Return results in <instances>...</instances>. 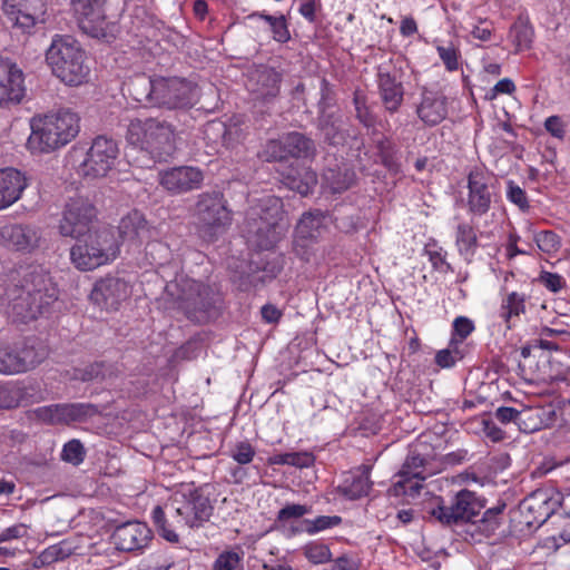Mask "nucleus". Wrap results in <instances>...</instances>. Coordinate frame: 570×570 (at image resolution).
<instances>
[{
  "label": "nucleus",
  "mask_w": 570,
  "mask_h": 570,
  "mask_svg": "<svg viewBox=\"0 0 570 570\" xmlns=\"http://www.w3.org/2000/svg\"><path fill=\"white\" fill-rule=\"evenodd\" d=\"M58 294L57 284L42 265H20L6 274L8 313L16 322L36 320L58 299Z\"/></svg>",
  "instance_id": "1"
},
{
  "label": "nucleus",
  "mask_w": 570,
  "mask_h": 570,
  "mask_svg": "<svg viewBox=\"0 0 570 570\" xmlns=\"http://www.w3.org/2000/svg\"><path fill=\"white\" fill-rule=\"evenodd\" d=\"M487 500L468 489L459 491L449 505L431 508L430 517L444 527H464L462 537L468 542H481L492 537L502 524L505 504L485 509Z\"/></svg>",
  "instance_id": "2"
},
{
  "label": "nucleus",
  "mask_w": 570,
  "mask_h": 570,
  "mask_svg": "<svg viewBox=\"0 0 570 570\" xmlns=\"http://www.w3.org/2000/svg\"><path fill=\"white\" fill-rule=\"evenodd\" d=\"M288 227L289 223L278 197H263L246 212L244 233L247 243L257 249L274 248Z\"/></svg>",
  "instance_id": "3"
},
{
  "label": "nucleus",
  "mask_w": 570,
  "mask_h": 570,
  "mask_svg": "<svg viewBox=\"0 0 570 570\" xmlns=\"http://www.w3.org/2000/svg\"><path fill=\"white\" fill-rule=\"evenodd\" d=\"M126 140L156 161H166L176 150L174 126L157 118L129 119Z\"/></svg>",
  "instance_id": "4"
},
{
  "label": "nucleus",
  "mask_w": 570,
  "mask_h": 570,
  "mask_svg": "<svg viewBox=\"0 0 570 570\" xmlns=\"http://www.w3.org/2000/svg\"><path fill=\"white\" fill-rule=\"evenodd\" d=\"M31 135L27 147L32 153H50L73 139L79 132V117L72 110L65 108L46 115L31 124Z\"/></svg>",
  "instance_id": "5"
},
{
  "label": "nucleus",
  "mask_w": 570,
  "mask_h": 570,
  "mask_svg": "<svg viewBox=\"0 0 570 570\" xmlns=\"http://www.w3.org/2000/svg\"><path fill=\"white\" fill-rule=\"evenodd\" d=\"M46 61L52 73L69 86L81 85L89 75L85 51L69 36H55L46 51Z\"/></svg>",
  "instance_id": "6"
},
{
  "label": "nucleus",
  "mask_w": 570,
  "mask_h": 570,
  "mask_svg": "<svg viewBox=\"0 0 570 570\" xmlns=\"http://www.w3.org/2000/svg\"><path fill=\"white\" fill-rule=\"evenodd\" d=\"M70 248V259L80 271H92L108 264L119 255V244L111 230L92 229Z\"/></svg>",
  "instance_id": "7"
},
{
  "label": "nucleus",
  "mask_w": 570,
  "mask_h": 570,
  "mask_svg": "<svg viewBox=\"0 0 570 570\" xmlns=\"http://www.w3.org/2000/svg\"><path fill=\"white\" fill-rule=\"evenodd\" d=\"M198 232L208 242L215 240L232 225L233 214L219 191L203 193L195 206Z\"/></svg>",
  "instance_id": "8"
},
{
  "label": "nucleus",
  "mask_w": 570,
  "mask_h": 570,
  "mask_svg": "<svg viewBox=\"0 0 570 570\" xmlns=\"http://www.w3.org/2000/svg\"><path fill=\"white\" fill-rule=\"evenodd\" d=\"M220 295L209 285L188 282L183 288L179 306L187 318L205 323L219 315Z\"/></svg>",
  "instance_id": "9"
},
{
  "label": "nucleus",
  "mask_w": 570,
  "mask_h": 570,
  "mask_svg": "<svg viewBox=\"0 0 570 570\" xmlns=\"http://www.w3.org/2000/svg\"><path fill=\"white\" fill-rule=\"evenodd\" d=\"M166 508L169 509L176 524L189 528L203 527L214 511L209 497L205 495L202 489L190 490L189 493L175 498Z\"/></svg>",
  "instance_id": "10"
},
{
  "label": "nucleus",
  "mask_w": 570,
  "mask_h": 570,
  "mask_svg": "<svg viewBox=\"0 0 570 570\" xmlns=\"http://www.w3.org/2000/svg\"><path fill=\"white\" fill-rule=\"evenodd\" d=\"M118 155L119 148L116 140L98 136L78 164L77 173L91 179L105 177L112 169Z\"/></svg>",
  "instance_id": "11"
},
{
  "label": "nucleus",
  "mask_w": 570,
  "mask_h": 570,
  "mask_svg": "<svg viewBox=\"0 0 570 570\" xmlns=\"http://www.w3.org/2000/svg\"><path fill=\"white\" fill-rule=\"evenodd\" d=\"M97 218L95 205L82 196L70 198L62 210L59 220V233L63 237L80 238L92 230Z\"/></svg>",
  "instance_id": "12"
},
{
  "label": "nucleus",
  "mask_w": 570,
  "mask_h": 570,
  "mask_svg": "<svg viewBox=\"0 0 570 570\" xmlns=\"http://www.w3.org/2000/svg\"><path fill=\"white\" fill-rule=\"evenodd\" d=\"M47 357L43 346L33 344H0V374L12 375L27 372Z\"/></svg>",
  "instance_id": "13"
},
{
  "label": "nucleus",
  "mask_w": 570,
  "mask_h": 570,
  "mask_svg": "<svg viewBox=\"0 0 570 570\" xmlns=\"http://www.w3.org/2000/svg\"><path fill=\"white\" fill-rule=\"evenodd\" d=\"M106 4L107 0H70L79 28L92 38L106 39L109 35Z\"/></svg>",
  "instance_id": "14"
},
{
  "label": "nucleus",
  "mask_w": 570,
  "mask_h": 570,
  "mask_svg": "<svg viewBox=\"0 0 570 570\" xmlns=\"http://www.w3.org/2000/svg\"><path fill=\"white\" fill-rule=\"evenodd\" d=\"M154 90V106L175 109L188 108L196 102L197 88L184 79L157 77Z\"/></svg>",
  "instance_id": "15"
},
{
  "label": "nucleus",
  "mask_w": 570,
  "mask_h": 570,
  "mask_svg": "<svg viewBox=\"0 0 570 570\" xmlns=\"http://www.w3.org/2000/svg\"><path fill=\"white\" fill-rule=\"evenodd\" d=\"M2 11L9 23L30 32L36 24L45 23L47 3L45 0H3Z\"/></svg>",
  "instance_id": "16"
},
{
  "label": "nucleus",
  "mask_w": 570,
  "mask_h": 570,
  "mask_svg": "<svg viewBox=\"0 0 570 570\" xmlns=\"http://www.w3.org/2000/svg\"><path fill=\"white\" fill-rule=\"evenodd\" d=\"M492 175L481 167H474L468 175V209L475 216L487 214L491 207L493 193L491 190Z\"/></svg>",
  "instance_id": "17"
},
{
  "label": "nucleus",
  "mask_w": 570,
  "mask_h": 570,
  "mask_svg": "<svg viewBox=\"0 0 570 570\" xmlns=\"http://www.w3.org/2000/svg\"><path fill=\"white\" fill-rule=\"evenodd\" d=\"M129 295L128 284L117 277H105L95 284L90 298L99 307L115 311Z\"/></svg>",
  "instance_id": "18"
},
{
  "label": "nucleus",
  "mask_w": 570,
  "mask_h": 570,
  "mask_svg": "<svg viewBox=\"0 0 570 570\" xmlns=\"http://www.w3.org/2000/svg\"><path fill=\"white\" fill-rule=\"evenodd\" d=\"M203 178L198 168L180 166L161 171L159 184L171 194H183L199 188Z\"/></svg>",
  "instance_id": "19"
},
{
  "label": "nucleus",
  "mask_w": 570,
  "mask_h": 570,
  "mask_svg": "<svg viewBox=\"0 0 570 570\" xmlns=\"http://www.w3.org/2000/svg\"><path fill=\"white\" fill-rule=\"evenodd\" d=\"M98 413V406L91 403L55 404L39 410L40 416L53 424L82 422Z\"/></svg>",
  "instance_id": "20"
},
{
  "label": "nucleus",
  "mask_w": 570,
  "mask_h": 570,
  "mask_svg": "<svg viewBox=\"0 0 570 570\" xmlns=\"http://www.w3.org/2000/svg\"><path fill=\"white\" fill-rule=\"evenodd\" d=\"M282 75L272 67L258 66L248 75L247 88L254 99L268 101L279 94Z\"/></svg>",
  "instance_id": "21"
},
{
  "label": "nucleus",
  "mask_w": 570,
  "mask_h": 570,
  "mask_svg": "<svg viewBox=\"0 0 570 570\" xmlns=\"http://www.w3.org/2000/svg\"><path fill=\"white\" fill-rule=\"evenodd\" d=\"M111 539L117 550L131 552L147 547L151 531L142 522L130 521L116 527Z\"/></svg>",
  "instance_id": "22"
},
{
  "label": "nucleus",
  "mask_w": 570,
  "mask_h": 570,
  "mask_svg": "<svg viewBox=\"0 0 570 570\" xmlns=\"http://www.w3.org/2000/svg\"><path fill=\"white\" fill-rule=\"evenodd\" d=\"M23 82V73L16 65H0V108L21 102L26 94Z\"/></svg>",
  "instance_id": "23"
},
{
  "label": "nucleus",
  "mask_w": 570,
  "mask_h": 570,
  "mask_svg": "<svg viewBox=\"0 0 570 570\" xmlns=\"http://www.w3.org/2000/svg\"><path fill=\"white\" fill-rule=\"evenodd\" d=\"M40 230L30 225L8 224L0 227V243L19 252H32L39 246Z\"/></svg>",
  "instance_id": "24"
},
{
  "label": "nucleus",
  "mask_w": 570,
  "mask_h": 570,
  "mask_svg": "<svg viewBox=\"0 0 570 570\" xmlns=\"http://www.w3.org/2000/svg\"><path fill=\"white\" fill-rule=\"evenodd\" d=\"M153 228L139 210H131L121 217L118 225L119 238L131 248H139L153 236Z\"/></svg>",
  "instance_id": "25"
},
{
  "label": "nucleus",
  "mask_w": 570,
  "mask_h": 570,
  "mask_svg": "<svg viewBox=\"0 0 570 570\" xmlns=\"http://www.w3.org/2000/svg\"><path fill=\"white\" fill-rule=\"evenodd\" d=\"M28 185L29 178L19 169H0V210L19 200Z\"/></svg>",
  "instance_id": "26"
},
{
  "label": "nucleus",
  "mask_w": 570,
  "mask_h": 570,
  "mask_svg": "<svg viewBox=\"0 0 570 570\" xmlns=\"http://www.w3.org/2000/svg\"><path fill=\"white\" fill-rule=\"evenodd\" d=\"M377 86L385 109L391 114L396 112L404 97L402 82L397 80L395 75L380 67L377 72Z\"/></svg>",
  "instance_id": "27"
},
{
  "label": "nucleus",
  "mask_w": 570,
  "mask_h": 570,
  "mask_svg": "<svg viewBox=\"0 0 570 570\" xmlns=\"http://www.w3.org/2000/svg\"><path fill=\"white\" fill-rule=\"evenodd\" d=\"M317 129L324 142L337 147L343 146L348 137L342 115L323 112L317 117Z\"/></svg>",
  "instance_id": "28"
},
{
  "label": "nucleus",
  "mask_w": 570,
  "mask_h": 570,
  "mask_svg": "<svg viewBox=\"0 0 570 570\" xmlns=\"http://www.w3.org/2000/svg\"><path fill=\"white\" fill-rule=\"evenodd\" d=\"M416 114L428 126L440 124L448 115L445 97L438 92L424 90Z\"/></svg>",
  "instance_id": "29"
},
{
  "label": "nucleus",
  "mask_w": 570,
  "mask_h": 570,
  "mask_svg": "<svg viewBox=\"0 0 570 570\" xmlns=\"http://www.w3.org/2000/svg\"><path fill=\"white\" fill-rule=\"evenodd\" d=\"M370 471L368 465H361L355 472L348 473L336 488L337 493L348 500L367 495L373 484L370 480Z\"/></svg>",
  "instance_id": "30"
},
{
  "label": "nucleus",
  "mask_w": 570,
  "mask_h": 570,
  "mask_svg": "<svg viewBox=\"0 0 570 570\" xmlns=\"http://www.w3.org/2000/svg\"><path fill=\"white\" fill-rule=\"evenodd\" d=\"M155 83L156 78L140 73L131 77L125 83V90L135 101L154 107Z\"/></svg>",
  "instance_id": "31"
},
{
  "label": "nucleus",
  "mask_w": 570,
  "mask_h": 570,
  "mask_svg": "<svg viewBox=\"0 0 570 570\" xmlns=\"http://www.w3.org/2000/svg\"><path fill=\"white\" fill-rule=\"evenodd\" d=\"M120 371L115 363L105 361L94 362L81 368L75 370V379L83 382H107L118 377Z\"/></svg>",
  "instance_id": "32"
},
{
  "label": "nucleus",
  "mask_w": 570,
  "mask_h": 570,
  "mask_svg": "<svg viewBox=\"0 0 570 570\" xmlns=\"http://www.w3.org/2000/svg\"><path fill=\"white\" fill-rule=\"evenodd\" d=\"M494 415L497 420L503 424L514 422L519 429L525 433H532L541 429L540 421L534 422L533 424H528L527 420L531 419V409L518 411L514 407L501 406L497 409Z\"/></svg>",
  "instance_id": "33"
},
{
  "label": "nucleus",
  "mask_w": 570,
  "mask_h": 570,
  "mask_svg": "<svg viewBox=\"0 0 570 570\" xmlns=\"http://www.w3.org/2000/svg\"><path fill=\"white\" fill-rule=\"evenodd\" d=\"M285 146L288 158H311L316 154L313 139L302 132L292 131L285 135Z\"/></svg>",
  "instance_id": "34"
},
{
  "label": "nucleus",
  "mask_w": 570,
  "mask_h": 570,
  "mask_svg": "<svg viewBox=\"0 0 570 570\" xmlns=\"http://www.w3.org/2000/svg\"><path fill=\"white\" fill-rule=\"evenodd\" d=\"M455 245L460 255H462L465 261L471 262L479 247L476 232L473 226L468 223H461L458 225Z\"/></svg>",
  "instance_id": "35"
},
{
  "label": "nucleus",
  "mask_w": 570,
  "mask_h": 570,
  "mask_svg": "<svg viewBox=\"0 0 570 570\" xmlns=\"http://www.w3.org/2000/svg\"><path fill=\"white\" fill-rule=\"evenodd\" d=\"M355 180V173L346 166L328 168L324 171V183L334 194L347 190Z\"/></svg>",
  "instance_id": "36"
},
{
  "label": "nucleus",
  "mask_w": 570,
  "mask_h": 570,
  "mask_svg": "<svg viewBox=\"0 0 570 570\" xmlns=\"http://www.w3.org/2000/svg\"><path fill=\"white\" fill-rule=\"evenodd\" d=\"M287 186L297 191L302 196H307L314 189L317 184L316 173L309 168H304L302 173L297 175H288L286 177Z\"/></svg>",
  "instance_id": "37"
},
{
  "label": "nucleus",
  "mask_w": 570,
  "mask_h": 570,
  "mask_svg": "<svg viewBox=\"0 0 570 570\" xmlns=\"http://www.w3.org/2000/svg\"><path fill=\"white\" fill-rule=\"evenodd\" d=\"M376 149L381 163L392 173H399L401 165L397 158V149L395 145L387 138L383 137L376 141Z\"/></svg>",
  "instance_id": "38"
},
{
  "label": "nucleus",
  "mask_w": 570,
  "mask_h": 570,
  "mask_svg": "<svg viewBox=\"0 0 570 570\" xmlns=\"http://www.w3.org/2000/svg\"><path fill=\"white\" fill-rule=\"evenodd\" d=\"M399 480L394 482L391 491L394 495H405L409 498H415L420 494L423 488V481L425 475L421 476H397Z\"/></svg>",
  "instance_id": "39"
},
{
  "label": "nucleus",
  "mask_w": 570,
  "mask_h": 570,
  "mask_svg": "<svg viewBox=\"0 0 570 570\" xmlns=\"http://www.w3.org/2000/svg\"><path fill=\"white\" fill-rule=\"evenodd\" d=\"M464 355V348L455 340H450L448 347L440 350L435 354L434 361L440 367L449 368L454 366L458 361H461Z\"/></svg>",
  "instance_id": "40"
},
{
  "label": "nucleus",
  "mask_w": 570,
  "mask_h": 570,
  "mask_svg": "<svg viewBox=\"0 0 570 570\" xmlns=\"http://www.w3.org/2000/svg\"><path fill=\"white\" fill-rule=\"evenodd\" d=\"M26 391L18 384L0 386V409H13L23 403Z\"/></svg>",
  "instance_id": "41"
},
{
  "label": "nucleus",
  "mask_w": 570,
  "mask_h": 570,
  "mask_svg": "<svg viewBox=\"0 0 570 570\" xmlns=\"http://www.w3.org/2000/svg\"><path fill=\"white\" fill-rule=\"evenodd\" d=\"M151 519L160 537L171 543L179 541V535L173 529V524L168 522L165 511L160 505L154 508Z\"/></svg>",
  "instance_id": "42"
},
{
  "label": "nucleus",
  "mask_w": 570,
  "mask_h": 570,
  "mask_svg": "<svg viewBox=\"0 0 570 570\" xmlns=\"http://www.w3.org/2000/svg\"><path fill=\"white\" fill-rule=\"evenodd\" d=\"M502 317L507 323L513 316H520L525 312V296L517 292L510 293L502 302Z\"/></svg>",
  "instance_id": "43"
},
{
  "label": "nucleus",
  "mask_w": 570,
  "mask_h": 570,
  "mask_svg": "<svg viewBox=\"0 0 570 570\" xmlns=\"http://www.w3.org/2000/svg\"><path fill=\"white\" fill-rule=\"evenodd\" d=\"M312 89L317 91L320 99L317 100L318 115L326 112L328 108L335 104V92L333 86L325 79L321 78L313 85Z\"/></svg>",
  "instance_id": "44"
},
{
  "label": "nucleus",
  "mask_w": 570,
  "mask_h": 570,
  "mask_svg": "<svg viewBox=\"0 0 570 570\" xmlns=\"http://www.w3.org/2000/svg\"><path fill=\"white\" fill-rule=\"evenodd\" d=\"M285 146V136L281 139L268 140L261 151L259 156L265 161H284L288 158Z\"/></svg>",
  "instance_id": "45"
},
{
  "label": "nucleus",
  "mask_w": 570,
  "mask_h": 570,
  "mask_svg": "<svg viewBox=\"0 0 570 570\" xmlns=\"http://www.w3.org/2000/svg\"><path fill=\"white\" fill-rule=\"evenodd\" d=\"M353 104L355 108V117L358 119L361 124L365 127H371L374 125L375 119L367 107V97L366 95L356 89L353 95Z\"/></svg>",
  "instance_id": "46"
},
{
  "label": "nucleus",
  "mask_w": 570,
  "mask_h": 570,
  "mask_svg": "<svg viewBox=\"0 0 570 570\" xmlns=\"http://www.w3.org/2000/svg\"><path fill=\"white\" fill-rule=\"evenodd\" d=\"M72 553V548L67 542L62 541L58 544H53L45 549L39 560L42 564H50L57 561L65 560Z\"/></svg>",
  "instance_id": "47"
},
{
  "label": "nucleus",
  "mask_w": 570,
  "mask_h": 570,
  "mask_svg": "<svg viewBox=\"0 0 570 570\" xmlns=\"http://www.w3.org/2000/svg\"><path fill=\"white\" fill-rule=\"evenodd\" d=\"M425 460L419 453H410L396 476H421L424 475Z\"/></svg>",
  "instance_id": "48"
},
{
  "label": "nucleus",
  "mask_w": 570,
  "mask_h": 570,
  "mask_svg": "<svg viewBox=\"0 0 570 570\" xmlns=\"http://www.w3.org/2000/svg\"><path fill=\"white\" fill-rule=\"evenodd\" d=\"M538 248L546 254H553L561 246L560 237L552 230H542L534 236Z\"/></svg>",
  "instance_id": "49"
},
{
  "label": "nucleus",
  "mask_w": 570,
  "mask_h": 570,
  "mask_svg": "<svg viewBox=\"0 0 570 570\" xmlns=\"http://www.w3.org/2000/svg\"><path fill=\"white\" fill-rule=\"evenodd\" d=\"M86 455L85 448L79 440H70L63 445L61 459L73 465H79Z\"/></svg>",
  "instance_id": "50"
},
{
  "label": "nucleus",
  "mask_w": 570,
  "mask_h": 570,
  "mask_svg": "<svg viewBox=\"0 0 570 570\" xmlns=\"http://www.w3.org/2000/svg\"><path fill=\"white\" fill-rule=\"evenodd\" d=\"M243 559L238 552L224 551L213 564V570H243Z\"/></svg>",
  "instance_id": "51"
},
{
  "label": "nucleus",
  "mask_w": 570,
  "mask_h": 570,
  "mask_svg": "<svg viewBox=\"0 0 570 570\" xmlns=\"http://www.w3.org/2000/svg\"><path fill=\"white\" fill-rule=\"evenodd\" d=\"M474 331L473 322L465 316H458L453 321L450 340H455L462 346L463 341Z\"/></svg>",
  "instance_id": "52"
},
{
  "label": "nucleus",
  "mask_w": 570,
  "mask_h": 570,
  "mask_svg": "<svg viewBox=\"0 0 570 570\" xmlns=\"http://www.w3.org/2000/svg\"><path fill=\"white\" fill-rule=\"evenodd\" d=\"M312 510L311 507L305 504H286L284 508H282L277 513V521L278 522H287L289 520H296L305 514L309 513Z\"/></svg>",
  "instance_id": "53"
},
{
  "label": "nucleus",
  "mask_w": 570,
  "mask_h": 570,
  "mask_svg": "<svg viewBox=\"0 0 570 570\" xmlns=\"http://www.w3.org/2000/svg\"><path fill=\"white\" fill-rule=\"evenodd\" d=\"M342 519L338 515H321L317 517L315 520H306L305 521V530L308 533H315L328 528H333L335 525H338L341 523Z\"/></svg>",
  "instance_id": "54"
},
{
  "label": "nucleus",
  "mask_w": 570,
  "mask_h": 570,
  "mask_svg": "<svg viewBox=\"0 0 570 570\" xmlns=\"http://www.w3.org/2000/svg\"><path fill=\"white\" fill-rule=\"evenodd\" d=\"M305 557L313 563H324L331 558L330 549L323 543H311L304 549Z\"/></svg>",
  "instance_id": "55"
},
{
  "label": "nucleus",
  "mask_w": 570,
  "mask_h": 570,
  "mask_svg": "<svg viewBox=\"0 0 570 570\" xmlns=\"http://www.w3.org/2000/svg\"><path fill=\"white\" fill-rule=\"evenodd\" d=\"M146 256L150 257V264L161 265L167 257L168 248L165 244L157 240H146Z\"/></svg>",
  "instance_id": "56"
},
{
  "label": "nucleus",
  "mask_w": 570,
  "mask_h": 570,
  "mask_svg": "<svg viewBox=\"0 0 570 570\" xmlns=\"http://www.w3.org/2000/svg\"><path fill=\"white\" fill-rule=\"evenodd\" d=\"M507 197L521 210L525 212L529 209V203L525 191L520 186L515 185L512 180L508 183Z\"/></svg>",
  "instance_id": "57"
},
{
  "label": "nucleus",
  "mask_w": 570,
  "mask_h": 570,
  "mask_svg": "<svg viewBox=\"0 0 570 570\" xmlns=\"http://www.w3.org/2000/svg\"><path fill=\"white\" fill-rule=\"evenodd\" d=\"M438 53L445 65L446 69L449 71L458 70L459 68V55L458 50L454 48V46H438L436 47Z\"/></svg>",
  "instance_id": "58"
},
{
  "label": "nucleus",
  "mask_w": 570,
  "mask_h": 570,
  "mask_svg": "<svg viewBox=\"0 0 570 570\" xmlns=\"http://www.w3.org/2000/svg\"><path fill=\"white\" fill-rule=\"evenodd\" d=\"M255 456V449L248 442H239L232 452V458L239 464H248Z\"/></svg>",
  "instance_id": "59"
},
{
  "label": "nucleus",
  "mask_w": 570,
  "mask_h": 570,
  "mask_svg": "<svg viewBox=\"0 0 570 570\" xmlns=\"http://www.w3.org/2000/svg\"><path fill=\"white\" fill-rule=\"evenodd\" d=\"M425 254L429 256V261L435 269H439L443 273L452 271L451 265L445 261V254L440 249H430L428 246L425 247Z\"/></svg>",
  "instance_id": "60"
},
{
  "label": "nucleus",
  "mask_w": 570,
  "mask_h": 570,
  "mask_svg": "<svg viewBox=\"0 0 570 570\" xmlns=\"http://www.w3.org/2000/svg\"><path fill=\"white\" fill-rule=\"evenodd\" d=\"M274 40L278 42H287L291 39L287 22L284 16H279L277 21L271 27Z\"/></svg>",
  "instance_id": "61"
},
{
  "label": "nucleus",
  "mask_w": 570,
  "mask_h": 570,
  "mask_svg": "<svg viewBox=\"0 0 570 570\" xmlns=\"http://www.w3.org/2000/svg\"><path fill=\"white\" fill-rule=\"evenodd\" d=\"M539 281L553 293L559 292L564 283L560 275L549 272H542Z\"/></svg>",
  "instance_id": "62"
},
{
  "label": "nucleus",
  "mask_w": 570,
  "mask_h": 570,
  "mask_svg": "<svg viewBox=\"0 0 570 570\" xmlns=\"http://www.w3.org/2000/svg\"><path fill=\"white\" fill-rule=\"evenodd\" d=\"M544 128L553 137L562 138L564 136V127L559 116H550L544 121Z\"/></svg>",
  "instance_id": "63"
},
{
  "label": "nucleus",
  "mask_w": 570,
  "mask_h": 570,
  "mask_svg": "<svg viewBox=\"0 0 570 570\" xmlns=\"http://www.w3.org/2000/svg\"><path fill=\"white\" fill-rule=\"evenodd\" d=\"M322 214L321 212L316 213H305L303 214L299 223H298V229L301 232H304V228L314 229L317 228L321 224Z\"/></svg>",
  "instance_id": "64"
}]
</instances>
